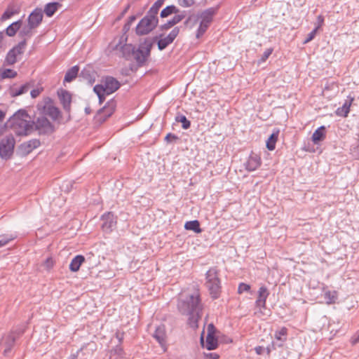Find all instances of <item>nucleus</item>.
<instances>
[{
	"mask_svg": "<svg viewBox=\"0 0 359 359\" xmlns=\"http://www.w3.org/2000/svg\"><path fill=\"white\" fill-rule=\"evenodd\" d=\"M85 262V257L82 255H76L69 264V270L76 272L79 270L81 265Z\"/></svg>",
	"mask_w": 359,
	"mask_h": 359,
	"instance_id": "obj_24",
	"label": "nucleus"
},
{
	"mask_svg": "<svg viewBox=\"0 0 359 359\" xmlns=\"http://www.w3.org/2000/svg\"><path fill=\"white\" fill-rule=\"evenodd\" d=\"M265 351H266V348L262 346H258L255 348V353L259 355H262ZM266 352H267V354L270 353L271 351H270L269 348H266Z\"/></svg>",
	"mask_w": 359,
	"mask_h": 359,
	"instance_id": "obj_52",
	"label": "nucleus"
},
{
	"mask_svg": "<svg viewBox=\"0 0 359 359\" xmlns=\"http://www.w3.org/2000/svg\"><path fill=\"white\" fill-rule=\"evenodd\" d=\"M42 88H35V89H32L30 92V95H31V97L32 98H36V97H38L39 95V94L41 93V92L42 91Z\"/></svg>",
	"mask_w": 359,
	"mask_h": 359,
	"instance_id": "obj_57",
	"label": "nucleus"
},
{
	"mask_svg": "<svg viewBox=\"0 0 359 359\" xmlns=\"http://www.w3.org/2000/svg\"><path fill=\"white\" fill-rule=\"evenodd\" d=\"M131 25L132 24L128 22V20L126 21V22L124 24L123 27V29H122V32H123V34L121 35V36L120 37V39H119V41L118 43L115 46L114 48V49H116L117 50L118 48V46L119 45H121V43H123V42H127L128 41V35H127V33L128 32V31L130 30V27H131Z\"/></svg>",
	"mask_w": 359,
	"mask_h": 359,
	"instance_id": "obj_34",
	"label": "nucleus"
},
{
	"mask_svg": "<svg viewBox=\"0 0 359 359\" xmlns=\"http://www.w3.org/2000/svg\"><path fill=\"white\" fill-rule=\"evenodd\" d=\"M158 25V18L147 12L135 27L137 36H144L151 33Z\"/></svg>",
	"mask_w": 359,
	"mask_h": 359,
	"instance_id": "obj_5",
	"label": "nucleus"
},
{
	"mask_svg": "<svg viewBox=\"0 0 359 359\" xmlns=\"http://www.w3.org/2000/svg\"><path fill=\"white\" fill-rule=\"evenodd\" d=\"M179 312L188 317L187 324L193 329L198 327V321L203 315V305L198 290L180 299L177 304Z\"/></svg>",
	"mask_w": 359,
	"mask_h": 359,
	"instance_id": "obj_1",
	"label": "nucleus"
},
{
	"mask_svg": "<svg viewBox=\"0 0 359 359\" xmlns=\"http://www.w3.org/2000/svg\"><path fill=\"white\" fill-rule=\"evenodd\" d=\"M61 7L62 4L60 2H49L45 5L43 12L47 17L50 18Z\"/></svg>",
	"mask_w": 359,
	"mask_h": 359,
	"instance_id": "obj_23",
	"label": "nucleus"
},
{
	"mask_svg": "<svg viewBox=\"0 0 359 359\" xmlns=\"http://www.w3.org/2000/svg\"><path fill=\"white\" fill-rule=\"evenodd\" d=\"M93 91L97 95L106 94V90L102 84H97L93 88Z\"/></svg>",
	"mask_w": 359,
	"mask_h": 359,
	"instance_id": "obj_49",
	"label": "nucleus"
},
{
	"mask_svg": "<svg viewBox=\"0 0 359 359\" xmlns=\"http://www.w3.org/2000/svg\"><path fill=\"white\" fill-rule=\"evenodd\" d=\"M10 127L17 136H27L34 131V121L25 109H19L8 120Z\"/></svg>",
	"mask_w": 359,
	"mask_h": 359,
	"instance_id": "obj_2",
	"label": "nucleus"
},
{
	"mask_svg": "<svg viewBox=\"0 0 359 359\" xmlns=\"http://www.w3.org/2000/svg\"><path fill=\"white\" fill-rule=\"evenodd\" d=\"M34 29V27H30V25L27 24L20 30L19 36L27 41V39L32 36L34 34L33 29Z\"/></svg>",
	"mask_w": 359,
	"mask_h": 359,
	"instance_id": "obj_37",
	"label": "nucleus"
},
{
	"mask_svg": "<svg viewBox=\"0 0 359 359\" xmlns=\"http://www.w3.org/2000/svg\"><path fill=\"white\" fill-rule=\"evenodd\" d=\"M325 127L321 126L318 127L313 133L311 139L314 144L323 141L325 138Z\"/></svg>",
	"mask_w": 359,
	"mask_h": 359,
	"instance_id": "obj_27",
	"label": "nucleus"
},
{
	"mask_svg": "<svg viewBox=\"0 0 359 359\" xmlns=\"http://www.w3.org/2000/svg\"><path fill=\"white\" fill-rule=\"evenodd\" d=\"M16 236L13 234H1L0 235V248L5 246L9 242L13 241Z\"/></svg>",
	"mask_w": 359,
	"mask_h": 359,
	"instance_id": "obj_43",
	"label": "nucleus"
},
{
	"mask_svg": "<svg viewBox=\"0 0 359 359\" xmlns=\"http://www.w3.org/2000/svg\"><path fill=\"white\" fill-rule=\"evenodd\" d=\"M359 342V331L355 333L351 339V343L352 345H355Z\"/></svg>",
	"mask_w": 359,
	"mask_h": 359,
	"instance_id": "obj_59",
	"label": "nucleus"
},
{
	"mask_svg": "<svg viewBox=\"0 0 359 359\" xmlns=\"http://www.w3.org/2000/svg\"><path fill=\"white\" fill-rule=\"evenodd\" d=\"M353 100V98H351L350 101L346 100L341 107L337 109L336 114L339 116L346 117L350 111V107Z\"/></svg>",
	"mask_w": 359,
	"mask_h": 359,
	"instance_id": "obj_32",
	"label": "nucleus"
},
{
	"mask_svg": "<svg viewBox=\"0 0 359 359\" xmlns=\"http://www.w3.org/2000/svg\"><path fill=\"white\" fill-rule=\"evenodd\" d=\"M17 338L13 332H11L6 338L5 345L6 348L4 351V355H6L8 353L11 352L12 348L13 347L15 342Z\"/></svg>",
	"mask_w": 359,
	"mask_h": 359,
	"instance_id": "obj_28",
	"label": "nucleus"
},
{
	"mask_svg": "<svg viewBox=\"0 0 359 359\" xmlns=\"http://www.w3.org/2000/svg\"><path fill=\"white\" fill-rule=\"evenodd\" d=\"M272 52H273V48H268V49L265 50L261 57V59H260L261 62H265L269 58V57L271 55Z\"/></svg>",
	"mask_w": 359,
	"mask_h": 359,
	"instance_id": "obj_54",
	"label": "nucleus"
},
{
	"mask_svg": "<svg viewBox=\"0 0 359 359\" xmlns=\"http://www.w3.org/2000/svg\"><path fill=\"white\" fill-rule=\"evenodd\" d=\"M287 334V329L285 327H282L280 330L275 331L274 337L277 340L284 342L286 341Z\"/></svg>",
	"mask_w": 359,
	"mask_h": 359,
	"instance_id": "obj_42",
	"label": "nucleus"
},
{
	"mask_svg": "<svg viewBox=\"0 0 359 359\" xmlns=\"http://www.w3.org/2000/svg\"><path fill=\"white\" fill-rule=\"evenodd\" d=\"M219 355L217 353H204L205 359H219Z\"/></svg>",
	"mask_w": 359,
	"mask_h": 359,
	"instance_id": "obj_55",
	"label": "nucleus"
},
{
	"mask_svg": "<svg viewBox=\"0 0 359 359\" xmlns=\"http://www.w3.org/2000/svg\"><path fill=\"white\" fill-rule=\"evenodd\" d=\"M258 296L255 301V306L262 309H266V299L269 297L270 292L265 285L261 286L258 290Z\"/></svg>",
	"mask_w": 359,
	"mask_h": 359,
	"instance_id": "obj_14",
	"label": "nucleus"
},
{
	"mask_svg": "<svg viewBox=\"0 0 359 359\" xmlns=\"http://www.w3.org/2000/svg\"><path fill=\"white\" fill-rule=\"evenodd\" d=\"M219 6H217L215 7L208 8L203 11H202L198 17L200 18L201 22H203L204 24L210 25L211 22L213 20L214 16L216 15L219 10Z\"/></svg>",
	"mask_w": 359,
	"mask_h": 359,
	"instance_id": "obj_18",
	"label": "nucleus"
},
{
	"mask_svg": "<svg viewBox=\"0 0 359 359\" xmlns=\"http://www.w3.org/2000/svg\"><path fill=\"white\" fill-rule=\"evenodd\" d=\"M184 229L186 230L193 231L196 233H200L202 232V229L200 226V222L197 219L185 222Z\"/></svg>",
	"mask_w": 359,
	"mask_h": 359,
	"instance_id": "obj_33",
	"label": "nucleus"
},
{
	"mask_svg": "<svg viewBox=\"0 0 359 359\" xmlns=\"http://www.w3.org/2000/svg\"><path fill=\"white\" fill-rule=\"evenodd\" d=\"M57 95L62 106V108L67 114V121H69L72 119L71 116V104H72V95L71 93L64 89H60L57 91Z\"/></svg>",
	"mask_w": 359,
	"mask_h": 359,
	"instance_id": "obj_12",
	"label": "nucleus"
},
{
	"mask_svg": "<svg viewBox=\"0 0 359 359\" xmlns=\"http://www.w3.org/2000/svg\"><path fill=\"white\" fill-rule=\"evenodd\" d=\"M25 47L26 40L23 39L9 50L4 60V66H11L16 63L18 57L23 54Z\"/></svg>",
	"mask_w": 359,
	"mask_h": 359,
	"instance_id": "obj_7",
	"label": "nucleus"
},
{
	"mask_svg": "<svg viewBox=\"0 0 359 359\" xmlns=\"http://www.w3.org/2000/svg\"><path fill=\"white\" fill-rule=\"evenodd\" d=\"M180 29L179 27H175L167 36L163 37V34L158 35V38L156 39L158 49L161 51L165 49L180 34Z\"/></svg>",
	"mask_w": 359,
	"mask_h": 359,
	"instance_id": "obj_11",
	"label": "nucleus"
},
{
	"mask_svg": "<svg viewBox=\"0 0 359 359\" xmlns=\"http://www.w3.org/2000/svg\"><path fill=\"white\" fill-rule=\"evenodd\" d=\"M323 23H324V17L322 15H319L317 17V22H316V25L315 29H317V30H318L322 27Z\"/></svg>",
	"mask_w": 359,
	"mask_h": 359,
	"instance_id": "obj_56",
	"label": "nucleus"
},
{
	"mask_svg": "<svg viewBox=\"0 0 359 359\" xmlns=\"http://www.w3.org/2000/svg\"><path fill=\"white\" fill-rule=\"evenodd\" d=\"M116 102L114 99L109 100L104 106L100 109L95 116V119L99 123H102L110 117L115 111Z\"/></svg>",
	"mask_w": 359,
	"mask_h": 359,
	"instance_id": "obj_10",
	"label": "nucleus"
},
{
	"mask_svg": "<svg viewBox=\"0 0 359 359\" xmlns=\"http://www.w3.org/2000/svg\"><path fill=\"white\" fill-rule=\"evenodd\" d=\"M175 121L181 123L182 128L185 130L189 128L191 126V121L188 120L184 115L181 114H179L175 116Z\"/></svg>",
	"mask_w": 359,
	"mask_h": 359,
	"instance_id": "obj_41",
	"label": "nucleus"
},
{
	"mask_svg": "<svg viewBox=\"0 0 359 359\" xmlns=\"http://www.w3.org/2000/svg\"><path fill=\"white\" fill-rule=\"evenodd\" d=\"M178 3L182 7L188 8L195 4V0H178Z\"/></svg>",
	"mask_w": 359,
	"mask_h": 359,
	"instance_id": "obj_51",
	"label": "nucleus"
},
{
	"mask_svg": "<svg viewBox=\"0 0 359 359\" xmlns=\"http://www.w3.org/2000/svg\"><path fill=\"white\" fill-rule=\"evenodd\" d=\"M205 276V286L210 297L212 299H217L222 293V282L219 269L217 266H212L206 271Z\"/></svg>",
	"mask_w": 359,
	"mask_h": 359,
	"instance_id": "obj_3",
	"label": "nucleus"
},
{
	"mask_svg": "<svg viewBox=\"0 0 359 359\" xmlns=\"http://www.w3.org/2000/svg\"><path fill=\"white\" fill-rule=\"evenodd\" d=\"M165 1V0L156 1L147 12L149 13L150 14L155 15V16H158L159 9L162 7Z\"/></svg>",
	"mask_w": 359,
	"mask_h": 359,
	"instance_id": "obj_40",
	"label": "nucleus"
},
{
	"mask_svg": "<svg viewBox=\"0 0 359 359\" xmlns=\"http://www.w3.org/2000/svg\"><path fill=\"white\" fill-rule=\"evenodd\" d=\"M203 332L202 334H203ZM201 342L203 348H207L209 351L214 350L218 346V340L214 333H208L206 336L205 342L203 341V337H201Z\"/></svg>",
	"mask_w": 359,
	"mask_h": 359,
	"instance_id": "obj_21",
	"label": "nucleus"
},
{
	"mask_svg": "<svg viewBox=\"0 0 359 359\" xmlns=\"http://www.w3.org/2000/svg\"><path fill=\"white\" fill-rule=\"evenodd\" d=\"M104 87L106 94L110 95L116 91L121 86L119 81L113 76H107L104 79Z\"/></svg>",
	"mask_w": 359,
	"mask_h": 359,
	"instance_id": "obj_19",
	"label": "nucleus"
},
{
	"mask_svg": "<svg viewBox=\"0 0 359 359\" xmlns=\"http://www.w3.org/2000/svg\"><path fill=\"white\" fill-rule=\"evenodd\" d=\"M215 327L212 323L209 324L208 326V333H214L215 334Z\"/></svg>",
	"mask_w": 359,
	"mask_h": 359,
	"instance_id": "obj_64",
	"label": "nucleus"
},
{
	"mask_svg": "<svg viewBox=\"0 0 359 359\" xmlns=\"http://www.w3.org/2000/svg\"><path fill=\"white\" fill-rule=\"evenodd\" d=\"M179 9L175 5H169L165 7L160 13V17L165 18L172 14H177L179 13Z\"/></svg>",
	"mask_w": 359,
	"mask_h": 359,
	"instance_id": "obj_35",
	"label": "nucleus"
},
{
	"mask_svg": "<svg viewBox=\"0 0 359 359\" xmlns=\"http://www.w3.org/2000/svg\"><path fill=\"white\" fill-rule=\"evenodd\" d=\"M34 130H37L39 135H50L55 130V126L46 117L41 116L34 121Z\"/></svg>",
	"mask_w": 359,
	"mask_h": 359,
	"instance_id": "obj_8",
	"label": "nucleus"
},
{
	"mask_svg": "<svg viewBox=\"0 0 359 359\" xmlns=\"http://www.w3.org/2000/svg\"><path fill=\"white\" fill-rule=\"evenodd\" d=\"M187 11H183L179 14L174 15L170 20L165 23L159 26L158 29L161 32H166L175 25L180 22L186 17Z\"/></svg>",
	"mask_w": 359,
	"mask_h": 359,
	"instance_id": "obj_16",
	"label": "nucleus"
},
{
	"mask_svg": "<svg viewBox=\"0 0 359 359\" xmlns=\"http://www.w3.org/2000/svg\"><path fill=\"white\" fill-rule=\"evenodd\" d=\"M351 154L355 159H359V134L357 144L351 147Z\"/></svg>",
	"mask_w": 359,
	"mask_h": 359,
	"instance_id": "obj_48",
	"label": "nucleus"
},
{
	"mask_svg": "<svg viewBox=\"0 0 359 359\" xmlns=\"http://www.w3.org/2000/svg\"><path fill=\"white\" fill-rule=\"evenodd\" d=\"M153 337L156 339L161 346L165 343V330L164 326H158L155 330Z\"/></svg>",
	"mask_w": 359,
	"mask_h": 359,
	"instance_id": "obj_26",
	"label": "nucleus"
},
{
	"mask_svg": "<svg viewBox=\"0 0 359 359\" xmlns=\"http://www.w3.org/2000/svg\"><path fill=\"white\" fill-rule=\"evenodd\" d=\"M53 260L51 257H48L46 259L45 264L47 269H51L53 266Z\"/></svg>",
	"mask_w": 359,
	"mask_h": 359,
	"instance_id": "obj_62",
	"label": "nucleus"
},
{
	"mask_svg": "<svg viewBox=\"0 0 359 359\" xmlns=\"http://www.w3.org/2000/svg\"><path fill=\"white\" fill-rule=\"evenodd\" d=\"M261 165L262 159L260 156L256 154H250L244 164L245 168L249 172L256 170Z\"/></svg>",
	"mask_w": 359,
	"mask_h": 359,
	"instance_id": "obj_20",
	"label": "nucleus"
},
{
	"mask_svg": "<svg viewBox=\"0 0 359 359\" xmlns=\"http://www.w3.org/2000/svg\"><path fill=\"white\" fill-rule=\"evenodd\" d=\"M79 67L78 65H74L69 69L64 78V82L69 83L76 78L79 74Z\"/></svg>",
	"mask_w": 359,
	"mask_h": 359,
	"instance_id": "obj_30",
	"label": "nucleus"
},
{
	"mask_svg": "<svg viewBox=\"0 0 359 359\" xmlns=\"http://www.w3.org/2000/svg\"><path fill=\"white\" fill-rule=\"evenodd\" d=\"M123 43V44L121 43L119 45L117 49L119 48L122 57L126 60H130L132 57H133L135 46L131 43H127L126 42Z\"/></svg>",
	"mask_w": 359,
	"mask_h": 359,
	"instance_id": "obj_22",
	"label": "nucleus"
},
{
	"mask_svg": "<svg viewBox=\"0 0 359 359\" xmlns=\"http://www.w3.org/2000/svg\"><path fill=\"white\" fill-rule=\"evenodd\" d=\"M12 332L14 333V335H15L16 338L18 339L20 336L23 334L25 330L22 328H19Z\"/></svg>",
	"mask_w": 359,
	"mask_h": 359,
	"instance_id": "obj_63",
	"label": "nucleus"
},
{
	"mask_svg": "<svg viewBox=\"0 0 359 359\" xmlns=\"http://www.w3.org/2000/svg\"><path fill=\"white\" fill-rule=\"evenodd\" d=\"M38 108H41L43 116H49L53 121H58L62 116L59 108L53 105V100L48 97L44 100V104L42 107L38 104Z\"/></svg>",
	"mask_w": 359,
	"mask_h": 359,
	"instance_id": "obj_9",
	"label": "nucleus"
},
{
	"mask_svg": "<svg viewBox=\"0 0 359 359\" xmlns=\"http://www.w3.org/2000/svg\"><path fill=\"white\" fill-rule=\"evenodd\" d=\"M15 140L12 135L3 137L0 141V157L4 160L10 159L14 152Z\"/></svg>",
	"mask_w": 359,
	"mask_h": 359,
	"instance_id": "obj_6",
	"label": "nucleus"
},
{
	"mask_svg": "<svg viewBox=\"0 0 359 359\" xmlns=\"http://www.w3.org/2000/svg\"><path fill=\"white\" fill-rule=\"evenodd\" d=\"M74 182L72 181L67 182L66 183H64L62 184V189H65V191H70L71 189L72 188Z\"/></svg>",
	"mask_w": 359,
	"mask_h": 359,
	"instance_id": "obj_58",
	"label": "nucleus"
},
{
	"mask_svg": "<svg viewBox=\"0 0 359 359\" xmlns=\"http://www.w3.org/2000/svg\"><path fill=\"white\" fill-rule=\"evenodd\" d=\"M20 13V9L18 8H14L11 6H8L6 10L4 12L1 17V21H5L9 18H11L13 15L18 14Z\"/></svg>",
	"mask_w": 359,
	"mask_h": 359,
	"instance_id": "obj_39",
	"label": "nucleus"
},
{
	"mask_svg": "<svg viewBox=\"0 0 359 359\" xmlns=\"http://www.w3.org/2000/svg\"><path fill=\"white\" fill-rule=\"evenodd\" d=\"M43 11L40 8H36L28 16L27 24L30 27H38L43 20Z\"/></svg>",
	"mask_w": 359,
	"mask_h": 359,
	"instance_id": "obj_17",
	"label": "nucleus"
},
{
	"mask_svg": "<svg viewBox=\"0 0 359 359\" xmlns=\"http://www.w3.org/2000/svg\"><path fill=\"white\" fill-rule=\"evenodd\" d=\"M100 219L102 221V229L106 233H110L116 226L117 217L112 212L104 213Z\"/></svg>",
	"mask_w": 359,
	"mask_h": 359,
	"instance_id": "obj_13",
	"label": "nucleus"
},
{
	"mask_svg": "<svg viewBox=\"0 0 359 359\" xmlns=\"http://www.w3.org/2000/svg\"><path fill=\"white\" fill-rule=\"evenodd\" d=\"M22 23V20H18L8 25L5 29L6 35H8V36H15L16 32L20 29Z\"/></svg>",
	"mask_w": 359,
	"mask_h": 359,
	"instance_id": "obj_29",
	"label": "nucleus"
},
{
	"mask_svg": "<svg viewBox=\"0 0 359 359\" xmlns=\"http://www.w3.org/2000/svg\"><path fill=\"white\" fill-rule=\"evenodd\" d=\"M250 290V285L245 283H241L238 285V292L242 294L244 292H248Z\"/></svg>",
	"mask_w": 359,
	"mask_h": 359,
	"instance_id": "obj_50",
	"label": "nucleus"
},
{
	"mask_svg": "<svg viewBox=\"0 0 359 359\" xmlns=\"http://www.w3.org/2000/svg\"><path fill=\"white\" fill-rule=\"evenodd\" d=\"M116 338L118 339V344L121 345L123 340V336L124 332H120L119 331H117L115 334Z\"/></svg>",
	"mask_w": 359,
	"mask_h": 359,
	"instance_id": "obj_60",
	"label": "nucleus"
},
{
	"mask_svg": "<svg viewBox=\"0 0 359 359\" xmlns=\"http://www.w3.org/2000/svg\"><path fill=\"white\" fill-rule=\"evenodd\" d=\"M317 31H318L317 29L314 28L311 32H309L306 38L305 39L304 43H307L309 41H312L314 39Z\"/></svg>",
	"mask_w": 359,
	"mask_h": 359,
	"instance_id": "obj_53",
	"label": "nucleus"
},
{
	"mask_svg": "<svg viewBox=\"0 0 359 359\" xmlns=\"http://www.w3.org/2000/svg\"><path fill=\"white\" fill-rule=\"evenodd\" d=\"M16 76L17 72L11 69H6L1 74V77L3 79L15 78Z\"/></svg>",
	"mask_w": 359,
	"mask_h": 359,
	"instance_id": "obj_45",
	"label": "nucleus"
},
{
	"mask_svg": "<svg viewBox=\"0 0 359 359\" xmlns=\"http://www.w3.org/2000/svg\"><path fill=\"white\" fill-rule=\"evenodd\" d=\"M279 133L280 131L278 129H273L272 133L268 137L266 146L269 151H273L275 149L276 143L278 140Z\"/></svg>",
	"mask_w": 359,
	"mask_h": 359,
	"instance_id": "obj_25",
	"label": "nucleus"
},
{
	"mask_svg": "<svg viewBox=\"0 0 359 359\" xmlns=\"http://www.w3.org/2000/svg\"><path fill=\"white\" fill-rule=\"evenodd\" d=\"M111 358L112 359H124L125 358V352H124L123 348L121 346V345L117 344L113 349H111Z\"/></svg>",
	"mask_w": 359,
	"mask_h": 359,
	"instance_id": "obj_36",
	"label": "nucleus"
},
{
	"mask_svg": "<svg viewBox=\"0 0 359 359\" xmlns=\"http://www.w3.org/2000/svg\"><path fill=\"white\" fill-rule=\"evenodd\" d=\"M29 83H25L22 85L19 88H11L10 90V95L12 97H15L27 93L29 88Z\"/></svg>",
	"mask_w": 359,
	"mask_h": 359,
	"instance_id": "obj_38",
	"label": "nucleus"
},
{
	"mask_svg": "<svg viewBox=\"0 0 359 359\" xmlns=\"http://www.w3.org/2000/svg\"><path fill=\"white\" fill-rule=\"evenodd\" d=\"M209 27L210 25L200 22L199 26L196 29V37L197 39L201 38L205 33Z\"/></svg>",
	"mask_w": 359,
	"mask_h": 359,
	"instance_id": "obj_44",
	"label": "nucleus"
},
{
	"mask_svg": "<svg viewBox=\"0 0 359 359\" xmlns=\"http://www.w3.org/2000/svg\"><path fill=\"white\" fill-rule=\"evenodd\" d=\"M79 77L90 84H92L95 81L94 76L90 67L83 68L79 74Z\"/></svg>",
	"mask_w": 359,
	"mask_h": 359,
	"instance_id": "obj_31",
	"label": "nucleus"
},
{
	"mask_svg": "<svg viewBox=\"0 0 359 359\" xmlns=\"http://www.w3.org/2000/svg\"><path fill=\"white\" fill-rule=\"evenodd\" d=\"M324 297L326 300V302L329 304L334 303L337 299L335 292H332L331 291H327L325 293Z\"/></svg>",
	"mask_w": 359,
	"mask_h": 359,
	"instance_id": "obj_46",
	"label": "nucleus"
},
{
	"mask_svg": "<svg viewBox=\"0 0 359 359\" xmlns=\"http://www.w3.org/2000/svg\"><path fill=\"white\" fill-rule=\"evenodd\" d=\"M178 140L179 137L171 133H168L164 138V141L168 144L175 142Z\"/></svg>",
	"mask_w": 359,
	"mask_h": 359,
	"instance_id": "obj_47",
	"label": "nucleus"
},
{
	"mask_svg": "<svg viewBox=\"0 0 359 359\" xmlns=\"http://www.w3.org/2000/svg\"><path fill=\"white\" fill-rule=\"evenodd\" d=\"M158 36L146 37L143 41L140 42L137 48L135 46L133 57L138 67H142L145 65L148 58L150 57L151 50Z\"/></svg>",
	"mask_w": 359,
	"mask_h": 359,
	"instance_id": "obj_4",
	"label": "nucleus"
},
{
	"mask_svg": "<svg viewBox=\"0 0 359 359\" xmlns=\"http://www.w3.org/2000/svg\"><path fill=\"white\" fill-rule=\"evenodd\" d=\"M130 4H128L126 8L122 11V12L119 14V15L117 17L116 20H120L128 12V11L130 8Z\"/></svg>",
	"mask_w": 359,
	"mask_h": 359,
	"instance_id": "obj_61",
	"label": "nucleus"
},
{
	"mask_svg": "<svg viewBox=\"0 0 359 359\" xmlns=\"http://www.w3.org/2000/svg\"><path fill=\"white\" fill-rule=\"evenodd\" d=\"M41 145V142L39 139H32L29 141L22 143L19 146V151L22 156H27L30 154L34 149L38 148Z\"/></svg>",
	"mask_w": 359,
	"mask_h": 359,
	"instance_id": "obj_15",
	"label": "nucleus"
}]
</instances>
